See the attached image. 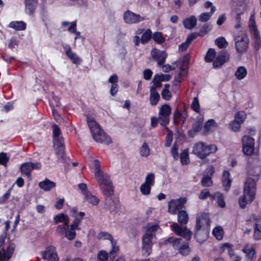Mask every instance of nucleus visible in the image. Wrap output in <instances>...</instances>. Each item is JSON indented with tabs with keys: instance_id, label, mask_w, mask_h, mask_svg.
<instances>
[{
	"instance_id": "nucleus-21",
	"label": "nucleus",
	"mask_w": 261,
	"mask_h": 261,
	"mask_svg": "<svg viewBox=\"0 0 261 261\" xmlns=\"http://www.w3.org/2000/svg\"><path fill=\"white\" fill-rule=\"evenodd\" d=\"M70 215L72 217H74V220L71 224L72 227H75L78 228V226L80 224L83 217L85 215V213L80 212L77 213L76 210L75 208H72L70 210Z\"/></svg>"
},
{
	"instance_id": "nucleus-19",
	"label": "nucleus",
	"mask_w": 261,
	"mask_h": 261,
	"mask_svg": "<svg viewBox=\"0 0 261 261\" xmlns=\"http://www.w3.org/2000/svg\"><path fill=\"white\" fill-rule=\"evenodd\" d=\"M215 169L212 166H208L205 171V174L201 180V184L203 187H210L213 185L212 176L214 173Z\"/></svg>"
},
{
	"instance_id": "nucleus-15",
	"label": "nucleus",
	"mask_w": 261,
	"mask_h": 261,
	"mask_svg": "<svg viewBox=\"0 0 261 261\" xmlns=\"http://www.w3.org/2000/svg\"><path fill=\"white\" fill-rule=\"evenodd\" d=\"M171 227L176 234L182 237L187 240L191 239L192 232L186 227L182 228L176 223H173Z\"/></svg>"
},
{
	"instance_id": "nucleus-50",
	"label": "nucleus",
	"mask_w": 261,
	"mask_h": 261,
	"mask_svg": "<svg viewBox=\"0 0 261 261\" xmlns=\"http://www.w3.org/2000/svg\"><path fill=\"white\" fill-rule=\"evenodd\" d=\"M140 154L142 156L147 157L150 154V149L148 145L144 143L140 148Z\"/></svg>"
},
{
	"instance_id": "nucleus-33",
	"label": "nucleus",
	"mask_w": 261,
	"mask_h": 261,
	"mask_svg": "<svg viewBox=\"0 0 261 261\" xmlns=\"http://www.w3.org/2000/svg\"><path fill=\"white\" fill-rule=\"evenodd\" d=\"M222 181L223 186L226 191H228L230 187L231 179L230 178V174L227 171H224L223 173Z\"/></svg>"
},
{
	"instance_id": "nucleus-1",
	"label": "nucleus",
	"mask_w": 261,
	"mask_h": 261,
	"mask_svg": "<svg viewBox=\"0 0 261 261\" xmlns=\"http://www.w3.org/2000/svg\"><path fill=\"white\" fill-rule=\"evenodd\" d=\"M160 228L158 225L149 224L146 226L145 233L142 237V254L144 256H149L152 252V240L155 237V232Z\"/></svg>"
},
{
	"instance_id": "nucleus-20",
	"label": "nucleus",
	"mask_w": 261,
	"mask_h": 261,
	"mask_svg": "<svg viewBox=\"0 0 261 261\" xmlns=\"http://www.w3.org/2000/svg\"><path fill=\"white\" fill-rule=\"evenodd\" d=\"M123 17L125 22L127 23H137L144 19L140 15L136 14L129 11H127L124 13Z\"/></svg>"
},
{
	"instance_id": "nucleus-46",
	"label": "nucleus",
	"mask_w": 261,
	"mask_h": 261,
	"mask_svg": "<svg viewBox=\"0 0 261 261\" xmlns=\"http://www.w3.org/2000/svg\"><path fill=\"white\" fill-rule=\"evenodd\" d=\"M203 122V117L200 116L198 120L193 125V129L195 132H198L201 130Z\"/></svg>"
},
{
	"instance_id": "nucleus-9",
	"label": "nucleus",
	"mask_w": 261,
	"mask_h": 261,
	"mask_svg": "<svg viewBox=\"0 0 261 261\" xmlns=\"http://www.w3.org/2000/svg\"><path fill=\"white\" fill-rule=\"evenodd\" d=\"M235 47L239 53H243L245 52L249 45V39L244 33H241L236 37L235 39Z\"/></svg>"
},
{
	"instance_id": "nucleus-52",
	"label": "nucleus",
	"mask_w": 261,
	"mask_h": 261,
	"mask_svg": "<svg viewBox=\"0 0 261 261\" xmlns=\"http://www.w3.org/2000/svg\"><path fill=\"white\" fill-rule=\"evenodd\" d=\"M180 162L183 165H186L189 162L188 152L187 150H184L180 154Z\"/></svg>"
},
{
	"instance_id": "nucleus-18",
	"label": "nucleus",
	"mask_w": 261,
	"mask_h": 261,
	"mask_svg": "<svg viewBox=\"0 0 261 261\" xmlns=\"http://www.w3.org/2000/svg\"><path fill=\"white\" fill-rule=\"evenodd\" d=\"M151 55L153 59L158 62V64L160 66H161L165 63L167 56L165 51H161L156 48L152 49Z\"/></svg>"
},
{
	"instance_id": "nucleus-16",
	"label": "nucleus",
	"mask_w": 261,
	"mask_h": 261,
	"mask_svg": "<svg viewBox=\"0 0 261 261\" xmlns=\"http://www.w3.org/2000/svg\"><path fill=\"white\" fill-rule=\"evenodd\" d=\"M44 261H59V257L55 247H47L42 253Z\"/></svg>"
},
{
	"instance_id": "nucleus-5",
	"label": "nucleus",
	"mask_w": 261,
	"mask_h": 261,
	"mask_svg": "<svg viewBox=\"0 0 261 261\" xmlns=\"http://www.w3.org/2000/svg\"><path fill=\"white\" fill-rule=\"evenodd\" d=\"M168 243L171 244L173 247L175 249L178 250L182 255H187L190 252L189 243L183 242L181 238H169L165 241V244Z\"/></svg>"
},
{
	"instance_id": "nucleus-34",
	"label": "nucleus",
	"mask_w": 261,
	"mask_h": 261,
	"mask_svg": "<svg viewBox=\"0 0 261 261\" xmlns=\"http://www.w3.org/2000/svg\"><path fill=\"white\" fill-rule=\"evenodd\" d=\"M27 24L22 21H15L11 22L9 27L16 31H23L26 29Z\"/></svg>"
},
{
	"instance_id": "nucleus-17",
	"label": "nucleus",
	"mask_w": 261,
	"mask_h": 261,
	"mask_svg": "<svg viewBox=\"0 0 261 261\" xmlns=\"http://www.w3.org/2000/svg\"><path fill=\"white\" fill-rule=\"evenodd\" d=\"M93 139L96 141L104 144H109L111 142V140L100 128L98 130H95L92 133Z\"/></svg>"
},
{
	"instance_id": "nucleus-64",
	"label": "nucleus",
	"mask_w": 261,
	"mask_h": 261,
	"mask_svg": "<svg viewBox=\"0 0 261 261\" xmlns=\"http://www.w3.org/2000/svg\"><path fill=\"white\" fill-rule=\"evenodd\" d=\"M231 259L233 261H240L241 259V257L236 254L233 250H230L228 253Z\"/></svg>"
},
{
	"instance_id": "nucleus-56",
	"label": "nucleus",
	"mask_w": 261,
	"mask_h": 261,
	"mask_svg": "<svg viewBox=\"0 0 261 261\" xmlns=\"http://www.w3.org/2000/svg\"><path fill=\"white\" fill-rule=\"evenodd\" d=\"M216 44L219 48H225L228 45V43L224 37H219L216 40Z\"/></svg>"
},
{
	"instance_id": "nucleus-22",
	"label": "nucleus",
	"mask_w": 261,
	"mask_h": 261,
	"mask_svg": "<svg viewBox=\"0 0 261 261\" xmlns=\"http://www.w3.org/2000/svg\"><path fill=\"white\" fill-rule=\"evenodd\" d=\"M102 190V193L107 197L112 196L114 193L113 187L110 179L99 185Z\"/></svg>"
},
{
	"instance_id": "nucleus-51",
	"label": "nucleus",
	"mask_w": 261,
	"mask_h": 261,
	"mask_svg": "<svg viewBox=\"0 0 261 261\" xmlns=\"http://www.w3.org/2000/svg\"><path fill=\"white\" fill-rule=\"evenodd\" d=\"M216 56V51L214 49L210 48L207 51L205 60L207 62H211L213 61Z\"/></svg>"
},
{
	"instance_id": "nucleus-39",
	"label": "nucleus",
	"mask_w": 261,
	"mask_h": 261,
	"mask_svg": "<svg viewBox=\"0 0 261 261\" xmlns=\"http://www.w3.org/2000/svg\"><path fill=\"white\" fill-rule=\"evenodd\" d=\"M247 74V69L243 66L239 67L235 72V76L239 80L244 79Z\"/></svg>"
},
{
	"instance_id": "nucleus-55",
	"label": "nucleus",
	"mask_w": 261,
	"mask_h": 261,
	"mask_svg": "<svg viewBox=\"0 0 261 261\" xmlns=\"http://www.w3.org/2000/svg\"><path fill=\"white\" fill-rule=\"evenodd\" d=\"M191 108L197 113L200 112V107L198 97H195L193 98V102L191 104Z\"/></svg>"
},
{
	"instance_id": "nucleus-30",
	"label": "nucleus",
	"mask_w": 261,
	"mask_h": 261,
	"mask_svg": "<svg viewBox=\"0 0 261 261\" xmlns=\"http://www.w3.org/2000/svg\"><path fill=\"white\" fill-rule=\"evenodd\" d=\"M94 175L99 185L106 182V180H110L109 176L108 175L104 174L101 170L95 171Z\"/></svg>"
},
{
	"instance_id": "nucleus-13",
	"label": "nucleus",
	"mask_w": 261,
	"mask_h": 261,
	"mask_svg": "<svg viewBox=\"0 0 261 261\" xmlns=\"http://www.w3.org/2000/svg\"><path fill=\"white\" fill-rule=\"evenodd\" d=\"M187 202L186 198H180L173 199L168 203V211L171 214H175L180 208H181Z\"/></svg>"
},
{
	"instance_id": "nucleus-36",
	"label": "nucleus",
	"mask_w": 261,
	"mask_h": 261,
	"mask_svg": "<svg viewBox=\"0 0 261 261\" xmlns=\"http://www.w3.org/2000/svg\"><path fill=\"white\" fill-rule=\"evenodd\" d=\"M160 99V96L156 90L150 88V102L152 106H155Z\"/></svg>"
},
{
	"instance_id": "nucleus-47",
	"label": "nucleus",
	"mask_w": 261,
	"mask_h": 261,
	"mask_svg": "<svg viewBox=\"0 0 261 261\" xmlns=\"http://www.w3.org/2000/svg\"><path fill=\"white\" fill-rule=\"evenodd\" d=\"M246 118V114L243 111L238 112L235 115L234 119L241 124L243 123Z\"/></svg>"
},
{
	"instance_id": "nucleus-35",
	"label": "nucleus",
	"mask_w": 261,
	"mask_h": 261,
	"mask_svg": "<svg viewBox=\"0 0 261 261\" xmlns=\"http://www.w3.org/2000/svg\"><path fill=\"white\" fill-rule=\"evenodd\" d=\"M212 200H215L219 206L221 207H224L225 206V203L224 200V196L222 194L219 192L215 193L212 196Z\"/></svg>"
},
{
	"instance_id": "nucleus-26",
	"label": "nucleus",
	"mask_w": 261,
	"mask_h": 261,
	"mask_svg": "<svg viewBox=\"0 0 261 261\" xmlns=\"http://www.w3.org/2000/svg\"><path fill=\"white\" fill-rule=\"evenodd\" d=\"M187 118V114L186 111L180 112L176 110L174 114V121L176 124L180 122L184 123Z\"/></svg>"
},
{
	"instance_id": "nucleus-28",
	"label": "nucleus",
	"mask_w": 261,
	"mask_h": 261,
	"mask_svg": "<svg viewBox=\"0 0 261 261\" xmlns=\"http://www.w3.org/2000/svg\"><path fill=\"white\" fill-rule=\"evenodd\" d=\"M217 127V123L214 119H210L207 121L204 125L203 134L207 135L211 132H212L215 128Z\"/></svg>"
},
{
	"instance_id": "nucleus-63",
	"label": "nucleus",
	"mask_w": 261,
	"mask_h": 261,
	"mask_svg": "<svg viewBox=\"0 0 261 261\" xmlns=\"http://www.w3.org/2000/svg\"><path fill=\"white\" fill-rule=\"evenodd\" d=\"M9 160V158L7 157V154L4 152L0 153V164L6 165Z\"/></svg>"
},
{
	"instance_id": "nucleus-57",
	"label": "nucleus",
	"mask_w": 261,
	"mask_h": 261,
	"mask_svg": "<svg viewBox=\"0 0 261 261\" xmlns=\"http://www.w3.org/2000/svg\"><path fill=\"white\" fill-rule=\"evenodd\" d=\"M161 81L158 79V76H156L155 75L154 76L152 83L153 84V86L151 87L150 88H153L154 90H156L157 88H160L162 87Z\"/></svg>"
},
{
	"instance_id": "nucleus-11",
	"label": "nucleus",
	"mask_w": 261,
	"mask_h": 261,
	"mask_svg": "<svg viewBox=\"0 0 261 261\" xmlns=\"http://www.w3.org/2000/svg\"><path fill=\"white\" fill-rule=\"evenodd\" d=\"M155 176L150 173L147 175L145 180L140 186V191L143 195H147L150 193L151 187L154 184Z\"/></svg>"
},
{
	"instance_id": "nucleus-48",
	"label": "nucleus",
	"mask_w": 261,
	"mask_h": 261,
	"mask_svg": "<svg viewBox=\"0 0 261 261\" xmlns=\"http://www.w3.org/2000/svg\"><path fill=\"white\" fill-rule=\"evenodd\" d=\"M152 38L158 44H161L165 41V38L161 32H155L152 35Z\"/></svg>"
},
{
	"instance_id": "nucleus-29",
	"label": "nucleus",
	"mask_w": 261,
	"mask_h": 261,
	"mask_svg": "<svg viewBox=\"0 0 261 261\" xmlns=\"http://www.w3.org/2000/svg\"><path fill=\"white\" fill-rule=\"evenodd\" d=\"M54 143L61 144V142L63 141V138L61 136V131L58 126L56 124L53 125Z\"/></svg>"
},
{
	"instance_id": "nucleus-43",
	"label": "nucleus",
	"mask_w": 261,
	"mask_h": 261,
	"mask_svg": "<svg viewBox=\"0 0 261 261\" xmlns=\"http://www.w3.org/2000/svg\"><path fill=\"white\" fill-rule=\"evenodd\" d=\"M216 10L215 7H213L211 10V12L210 13L204 12L199 16V20L202 22H206L211 17L212 15L214 13V12Z\"/></svg>"
},
{
	"instance_id": "nucleus-14",
	"label": "nucleus",
	"mask_w": 261,
	"mask_h": 261,
	"mask_svg": "<svg viewBox=\"0 0 261 261\" xmlns=\"http://www.w3.org/2000/svg\"><path fill=\"white\" fill-rule=\"evenodd\" d=\"M40 163L27 162L21 164L20 170L22 174L25 175L29 178L31 176V172L33 170H39L41 168Z\"/></svg>"
},
{
	"instance_id": "nucleus-40",
	"label": "nucleus",
	"mask_w": 261,
	"mask_h": 261,
	"mask_svg": "<svg viewBox=\"0 0 261 261\" xmlns=\"http://www.w3.org/2000/svg\"><path fill=\"white\" fill-rule=\"evenodd\" d=\"M87 123L91 133L95 132V130H98L99 128H100L95 120L89 116H87Z\"/></svg>"
},
{
	"instance_id": "nucleus-37",
	"label": "nucleus",
	"mask_w": 261,
	"mask_h": 261,
	"mask_svg": "<svg viewBox=\"0 0 261 261\" xmlns=\"http://www.w3.org/2000/svg\"><path fill=\"white\" fill-rule=\"evenodd\" d=\"M76 229L78 228L75 227H72V225H70L69 228L68 227L66 229L63 236H64L69 240H72L76 236L75 230Z\"/></svg>"
},
{
	"instance_id": "nucleus-61",
	"label": "nucleus",
	"mask_w": 261,
	"mask_h": 261,
	"mask_svg": "<svg viewBox=\"0 0 261 261\" xmlns=\"http://www.w3.org/2000/svg\"><path fill=\"white\" fill-rule=\"evenodd\" d=\"M155 75L156 76H158V79L161 82L169 81L171 78V76L168 74H164L160 73L156 74Z\"/></svg>"
},
{
	"instance_id": "nucleus-6",
	"label": "nucleus",
	"mask_w": 261,
	"mask_h": 261,
	"mask_svg": "<svg viewBox=\"0 0 261 261\" xmlns=\"http://www.w3.org/2000/svg\"><path fill=\"white\" fill-rule=\"evenodd\" d=\"M248 25L252 36L254 47L259 49L261 47V37L256 27L254 15H251Z\"/></svg>"
},
{
	"instance_id": "nucleus-4",
	"label": "nucleus",
	"mask_w": 261,
	"mask_h": 261,
	"mask_svg": "<svg viewBox=\"0 0 261 261\" xmlns=\"http://www.w3.org/2000/svg\"><path fill=\"white\" fill-rule=\"evenodd\" d=\"M217 150L215 145H205L202 142H198L195 144L193 149V152L199 158L203 159L210 154L215 153Z\"/></svg>"
},
{
	"instance_id": "nucleus-59",
	"label": "nucleus",
	"mask_w": 261,
	"mask_h": 261,
	"mask_svg": "<svg viewBox=\"0 0 261 261\" xmlns=\"http://www.w3.org/2000/svg\"><path fill=\"white\" fill-rule=\"evenodd\" d=\"M187 74V71L186 69H181L180 72L179 73L178 75L175 77V81L176 82H180L186 77Z\"/></svg>"
},
{
	"instance_id": "nucleus-27",
	"label": "nucleus",
	"mask_w": 261,
	"mask_h": 261,
	"mask_svg": "<svg viewBox=\"0 0 261 261\" xmlns=\"http://www.w3.org/2000/svg\"><path fill=\"white\" fill-rule=\"evenodd\" d=\"M56 186L55 182L47 178L39 183V187L45 191H49L55 188Z\"/></svg>"
},
{
	"instance_id": "nucleus-42",
	"label": "nucleus",
	"mask_w": 261,
	"mask_h": 261,
	"mask_svg": "<svg viewBox=\"0 0 261 261\" xmlns=\"http://www.w3.org/2000/svg\"><path fill=\"white\" fill-rule=\"evenodd\" d=\"M169 88L170 85L166 84L161 92L162 98L166 100H170L172 97V93L169 90Z\"/></svg>"
},
{
	"instance_id": "nucleus-53",
	"label": "nucleus",
	"mask_w": 261,
	"mask_h": 261,
	"mask_svg": "<svg viewBox=\"0 0 261 261\" xmlns=\"http://www.w3.org/2000/svg\"><path fill=\"white\" fill-rule=\"evenodd\" d=\"M252 223H253L254 227L261 229V217L253 218V220L248 221L247 222V225L252 224Z\"/></svg>"
},
{
	"instance_id": "nucleus-54",
	"label": "nucleus",
	"mask_w": 261,
	"mask_h": 261,
	"mask_svg": "<svg viewBox=\"0 0 261 261\" xmlns=\"http://www.w3.org/2000/svg\"><path fill=\"white\" fill-rule=\"evenodd\" d=\"M246 10V3L244 1L242 4H238L236 12L238 14L237 18H239V15Z\"/></svg>"
},
{
	"instance_id": "nucleus-3",
	"label": "nucleus",
	"mask_w": 261,
	"mask_h": 261,
	"mask_svg": "<svg viewBox=\"0 0 261 261\" xmlns=\"http://www.w3.org/2000/svg\"><path fill=\"white\" fill-rule=\"evenodd\" d=\"M210 218L207 214H201L198 216L196 219V225L195 226V238L197 242L202 243L207 239L206 233L203 234L199 230L203 226H208L210 225Z\"/></svg>"
},
{
	"instance_id": "nucleus-62",
	"label": "nucleus",
	"mask_w": 261,
	"mask_h": 261,
	"mask_svg": "<svg viewBox=\"0 0 261 261\" xmlns=\"http://www.w3.org/2000/svg\"><path fill=\"white\" fill-rule=\"evenodd\" d=\"M108 258V253L103 250L100 251L98 254V261H107Z\"/></svg>"
},
{
	"instance_id": "nucleus-58",
	"label": "nucleus",
	"mask_w": 261,
	"mask_h": 261,
	"mask_svg": "<svg viewBox=\"0 0 261 261\" xmlns=\"http://www.w3.org/2000/svg\"><path fill=\"white\" fill-rule=\"evenodd\" d=\"M241 124L240 123H239L238 121L234 119V120H233L230 123L229 126L230 129L232 130L234 132H237L240 129L241 127Z\"/></svg>"
},
{
	"instance_id": "nucleus-32",
	"label": "nucleus",
	"mask_w": 261,
	"mask_h": 261,
	"mask_svg": "<svg viewBox=\"0 0 261 261\" xmlns=\"http://www.w3.org/2000/svg\"><path fill=\"white\" fill-rule=\"evenodd\" d=\"M84 196L85 199L91 205L95 206L98 204L99 199L95 195H92L88 191H85Z\"/></svg>"
},
{
	"instance_id": "nucleus-23",
	"label": "nucleus",
	"mask_w": 261,
	"mask_h": 261,
	"mask_svg": "<svg viewBox=\"0 0 261 261\" xmlns=\"http://www.w3.org/2000/svg\"><path fill=\"white\" fill-rule=\"evenodd\" d=\"M64 48L65 50L66 55L73 63L80 64L82 62V59L76 53L72 51L71 47L69 45L64 46Z\"/></svg>"
},
{
	"instance_id": "nucleus-7",
	"label": "nucleus",
	"mask_w": 261,
	"mask_h": 261,
	"mask_svg": "<svg viewBox=\"0 0 261 261\" xmlns=\"http://www.w3.org/2000/svg\"><path fill=\"white\" fill-rule=\"evenodd\" d=\"M54 220L55 224H58L59 223H63L62 225H58L56 229V233L60 236H63L64 234L65 231L68 228V224L69 223L68 216L62 213L54 217Z\"/></svg>"
},
{
	"instance_id": "nucleus-12",
	"label": "nucleus",
	"mask_w": 261,
	"mask_h": 261,
	"mask_svg": "<svg viewBox=\"0 0 261 261\" xmlns=\"http://www.w3.org/2000/svg\"><path fill=\"white\" fill-rule=\"evenodd\" d=\"M243 151L247 155H250L254 151V140L248 136H245L242 138Z\"/></svg>"
},
{
	"instance_id": "nucleus-31",
	"label": "nucleus",
	"mask_w": 261,
	"mask_h": 261,
	"mask_svg": "<svg viewBox=\"0 0 261 261\" xmlns=\"http://www.w3.org/2000/svg\"><path fill=\"white\" fill-rule=\"evenodd\" d=\"M197 24V19L194 16H191L187 18L183 21L184 27L187 29H192L194 28Z\"/></svg>"
},
{
	"instance_id": "nucleus-49",
	"label": "nucleus",
	"mask_w": 261,
	"mask_h": 261,
	"mask_svg": "<svg viewBox=\"0 0 261 261\" xmlns=\"http://www.w3.org/2000/svg\"><path fill=\"white\" fill-rule=\"evenodd\" d=\"M2 246L3 243L0 242V261H8L10 256L6 254V251Z\"/></svg>"
},
{
	"instance_id": "nucleus-2",
	"label": "nucleus",
	"mask_w": 261,
	"mask_h": 261,
	"mask_svg": "<svg viewBox=\"0 0 261 261\" xmlns=\"http://www.w3.org/2000/svg\"><path fill=\"white\" fill-rule=\"evenodd\" d=\"M256 192V182L252 178H248L244 185V195L239 199L240 206L244 208L254 199Z\"/></svg>"
},
{
	"instance_id": "nucleus-10",
	"label": "nucleus",
	"mask_w": 261,
	"mask_h": 261,
	"mask_svg": "<svg viewBox=\"0 0 261 261\" xmlns=\"http://www.w3.org/2000/svg\"><path fill=\"white\" fill-rule=\"evenodd\" d=\"M171 112V109L169 105L165 104L159 109V120L162 126H166L169 123V116Z\"/></svg>"
},
{
	"instance_id": "nucleus-38",
	"label": "nucleus",
	"mask_w": 261,
	"mask_h": 261,
	"mask_svg": "<svg viewBox=\"0 0 261 261\" xmlns=\"http://www.w3.org/2000/svg\"><path fill=\"white\" fill-rule=\"evenodd\" d=\"M178 222L181 224H186L189 220L188 214L186 211L181 210L177 214Z\"/></svg>"
},
{
	"instance_id": "nucleus-45",
	"label": "nucleus",
	"mask_w": 261,
	"mask_h": 261,
	"mask_svg": "<svg viewBox=\"0 0 261 261\" xmlns=\"http://www.w3.org/2000/svg\"><path fill=\"white\" fill-rule=\"evenodd\" d=\"M152 32L150 29L147 30L142 35L141 42L142 44L147 43L151 38Z\"/></svg>"
},
{
	"instance_id": "nucleus-24",
	"label": "nucleus",
	"mask_w": 261,
	"mask_h": 261,
	"mask_svg": "<svg viewBox=\"0 0 261 261\" xmlns=\"http://www.w3.org/2000/svg\"><path fill=\"white\" fill-rule=\"evenodd\" d=\"M229 59V54L227 52H221L217 56L213 63L215 68L219 67Z\"/></svg>"
},
{
	"instance_id": "nucleus-60",
	"label": "nucleus",
	"mask_w": 261,
	"mask_h": 261,
	"mask_svg": "<svg viewBox=\"0 0 261 261\" xmlns=\"http://www.w3.org/2000/svg\"><path fill=\"white\" fill-rule=\"evenodd\" d=\"M212 196H213V195H211L207 190L205 189L201 191L198 197L201 200H204L207 197H210L212 199Z\"/></svg>"
},
{
	"instance_id": "nucleus-41",
	"label": "nucleus",
	"mask_w": 261,
	"mask_h": 261,
	"mask_svg": "<svg viewBox=\"0 0 261 261\" xmlns=\"http://www.w3.org/2000/svg\"><path fill=\"white\" fill-rule=\"evenodd\" d=\"M212 233L217 240H221L224 236L223 229L220 226H216L213 229Z\"/></svg>"
},
{
	"instance_id": "nucleus-25",
	"label": "nucleus",
	"mask_w": 261,
	"mask_h": 261,
	"mask_svg": "<svg viewBox=\"0 0 261 261\" xmlns=\"http://www.w3.org/2000/svg\"><path fill=\"white\" fill-rule=\"evenodd\" d=\"M25 13L31 15L34 13L38 4V0H24Z\"/></svg>"
},
{
	"instance_id": "nucleus-8",
	"label": "nucleus",
	"mask_w": 261,
	"mask_h": 261,
	"mask_svg": "<svg viewBox=\"0 0 261 261\" xmlns=\"http://www.w3.org/2000/svg\"><path fill=\"white\" fill-rule=\"evenodd\" d=\"M99 240H110L112 245V249L109 253L110 258H114L118 254L119 248V247L116 246L117 242L113 240L112 236L107 232H100L97 236Z\"/></svg>"
},
{
	"instance_id": "nucleus-44",
	"label": "nucleus",
	"mask_w": 261,
	"mask_h": 261,
	"mask_svg": "<svg viewBox=\"0 0 261 261\" xmlns=\"http://www.w3.org/2000/svg\"><path fill=\"white\" fill-rule=\"evenodd\" d=\"M54 146L56 147V153L61 158H63L64 156V147L63 146V141L61 142V144L58 143H54Z\"/></svg>"
}]
</instances>
